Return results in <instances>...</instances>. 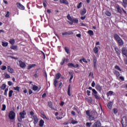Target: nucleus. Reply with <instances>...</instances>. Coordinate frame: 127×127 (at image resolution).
Instances as JSON below:
<instances>
[{"mask_svg": "<svg viewBox=\"0 0 127 127\" xmlns=\"http://www.w3.org/2000/svg\"><path fill=\"white\" fill-rule=\"evenodd\" d=\"M113 37L116 40V42L118 43L119 46H123L125 44L124 40L121 39V37L118 35V34L115 33L113 35Z\"/></svg>", "mask_w": 127, "mask_h": 127, "instance_id": "nucleus-1", "label": "nucleus"}, {"mask_svg": "<svg viewBox=\"0 0 127 127\" xmlns=\"http://www.w3.org/2000/svg\"><path fill=\"white\" fill-rule=\"evenodd\" d=\"M88 89L89 90H92V95L94 96V97L95 98L96 100L101 99V97L99 95H98V92H97V90L96 89H93L92 87H89Z\"/></svg>", "mask_w": 127, "mask_h": 127, "instance_id": "nucleus-2", "label": "nucleus"}, {"mask_svg": "<svg viewBox=\"0 0 127 127\" xmlns=\"http://www.w3.org/2000/svg\"><path fill=\"white\" fill-rule=\"evenodd\" d=\"M61 77V73H58L56 74L55 76V79H54V85L55 88L57 87V83H58V80L60 79Z\"/></svg>", "mask_w": 127, "mask_h": 127, "instance_id": "nucleus-3", "label": "nucleus"}, {"mask_svg": "<svg viewBox=\"0 0 127 127\" xmlns=\"http://www.w3.org/2000/svg\"><path fill=\"white\" fill-rule=\"evenodd\" d=\"M98 118V113L95 112H91L90 116L88 118L89 121H94Z\"/></svg>", "mask_w": 127, "mask_h": 127, "instance_id": "nucleus-4", "label": "nucleus"}, {"mask_svg": "<svg viewBox=\"0 0 127 127\" xmlns=\"http://www.w3.org/2000/svg\"><path fill=\"white\" fill-rule=\"evenodd\" d=\"M8 117L9 120H15V113L13 111H10L8 113Z\"/></svg>", "mask_w": 127, "mask_h": 127, "instance_id": "nucleus-5", "label": "nucleus"}, {"mask_svg": "<svg viewBox=\"0 0 127 127\" xmlns=\"http://www.w3.org/2000/svg\"><path fill=\"white\" fill-rule=\"evenodd\" d=\"M127 117L124 116L122 118L121 123L122 125V127H126L127 125Z\"/></svg>", "mask_w": 127, "mask_h": 127, "instance_id": "nucleus-6", "label": "nucleus"}, {"mask_svg": "<svg viewBox=\"0 0 127 127\" xmlns=\"http://www.w3.org/2000/svg\"><path fill=\"white\" fill-rule=\"evenodd\" d=\"M17 7L19 8V9H20L21 10H24L25 9V7L23 5L21 4L20 2H17L16 3Z\"/></svg>", "mask_w": 127, "mask_h": 127, "instance_id": "nucleus-7", "label": "nucleus"}, {"mask_svg": "<svg viewBox=\"0 0 127 127\" xmlns=\"http://www.w3.org/2000/svg\"><path fill=\"white\" fill-rule=\"evenodd\" d=\"M121 52L123 56H126L127 57V48L126 47H123L121 50Z\"/></svg>", "mask_w": 127, "mask_h": 127, "instance_id": "nucleus-8", "label": "nucleus"}, {"mask_svg": "<svg viewBox=\"0 0 127 127\" xmlns=\"http://www.w3.org/2000/svg\"><path fill=\"white\" fill-rule=\"evenodd\" d=\"M68 67L71 68V67H73L74 68H78L79 67V64H77L75 65L72 63H69L67 64Z\"/></svg>", "mask_w": 127, "mask_h": 127, "instance_id": "nucleus-9", "label": "nucleus"}, {"mask_svg": "<svg viewBox=\"0 0 127 127\" xmlns=\"http://www.w3.org/2000/svg\"><path fill=\"white\" fill-rule=\"evenodd\" d=\"M102 126V124L99 120H98L96 122H95L92 126V127H101Z\"/></svg>", "mask_w": 127, "mask_h": 127, "instance_id": "nucleus-10", "label": "nucleus"}, {"mask_svg": "<svg viewBox=\"0 0 127 127\" xmlns=\"http://www.w3.org/2000/svg\"><path fill=\"white\" fill-rule=\"evenodd\" d=\"M19 66L20 68H25L26 67V64L25 62H22V61H19Z\"/></svg>", "mask_w": 127, "mask_h": 127, "instance_id": "nucleus-11", "label": "nucleus"}, {"mask_svg": "<svg viewBox=\"0 0 127 127\" xmlns=\"http://www.w3.org/2000/svg\"><path fill=\"white\" fill-rule=\"evenodd\" d=\"M32 119L34 120L33 124L36 125L38 123V117L37 115H34L32 117Z\"/></svg>", "mask_w": 127, "mask_h": 127, "instance_id": "nucleus-12", "label": "nucleus"}, {"mask_svg": "<svg viewBox=\"0 0 127 127\" xmlns=\"http://www.w3.org/2000/svg\"><path fill=\"white\" fill-rule=\"evenodd\" d=\"M19 115L22 118L25 119V116H26V112L23 110L22 112H20Z\"/></svg>", "mask_w": 127, "mask_h": 127, "instance_id": "nucleus-13", "label": "nucleus"}, {"mask_svg": "<svg viewBox=\"0 0 127 127\" xmlns=\"http://www.w3.org/2000/svg\"><path fill=\"white\" fill-rule=\"evenodd\" d=\"M95 89L98 91V92H102V90H103V87L102 86H100V84H97L95 86Z\"/></svg>", "mask_w": 127, "mask_h": 127, "instance_id": "nucleus-14", "label": "nucleus"}, {"mask_svg": "<svg viewBox=\"0 0 127 127\" xmlns=\"http://www.w3.org/2000/svg\"><path fill=\"white\" fill-rule=\"evenodd\" d=\"M115 50L116 51V54L118 55V57H120L121 56V50L119 48H115Z\"/></svg>", "mask_w": 127, "mask_h": 127, "instance_id": "nucleus-15", "label": "nucleus"}, {"mask_svg": "<svg viewBox=\"0 0 127 127\" xmlns=\"http://www.w3.org/2000/svg\"><path fill=\"white\" fill-rule=\"evenodd\" d=\"M113 105H114V103H113L112 101H110L108 103L107 107L109 110H112V109H113Z\"/></svg>", "mask_w": 127, "mask_h": 127, "instance_id": "nucleus-16", "label": "nucleus"}, {"mask_svg": "<svg viewBox=\"0 0 127 127\" xmlns=\"http://www.w3.org/2000/svg\"><path fill=\"white\" fill-rule=\"evenodd\" d=\"M71 84H69L68 85V87L67 88V95L69 96V97H71Z\"/></svg>", "mask_w": 127, "mask_h": 127, "instance_id": "nucleus-17", "label": "nucleus"}, {"mask_svg": "<svg viewBox=\"0 0 127 127\" xmlns=\"http://www.w3.org/2000/svg\"><path fill=\"white\" fill-rule=\"evenodd\" d=\"M61 3H64V4H65L66 5H68L69 4V2L67 0H60Z\"/></svg>", "mask_w": 127, "mask_h": 127, "instance_id": "nucleus-18", "label": "nucleus"}, {"mask_svg": "<svg viewBox=\"0 0 127 127\" xmlns=\"http://www.w3.org/2000/svg\"><path fill=\"white\" fill-rule=\"evenodd\" d=\"M113 73L117 78H119L120 77V72H119L118 70L113 71Z\"/></svg>", "mask_w": 127, "mask_h": 127, "instance_id": "nucleus-19", "label": "nucleus"}, {"mask_svg": "<svg viewBox=\"0 0 127 127\" xmlns=\"http://www.w3.org/2000/svg\"><path fill=\"white\" fill-rule=\"evenodd\" d=\"M44 120L41 119L39 121V127H42L43 126H44Z\"/></svg>", "mask_w": 127, "mask_h": 127, "instance_id": "nucleus-20", "label": "nucleus"}, {"mask_svg": "<svg viewBox=\"0 0 127 127\" xmlns=\"http://www.w3.org/2000/svg\"><path fill=\"white\" fill-rule=\"evenodd\" d=\"M39 70H40V68H37L36 70L35 73L33 75V76L35 77V78H38L39 75L37 74Z\"/></svg>", "mask_w": 127, "mask_h": 127, "instance_id": "nucleus-21", "label": "nucleus"}, {"mask_svg": "<svg viewBox=\"0 0 127 127\" xmlns=\"http://www.w3.org/2000/svg\"><path fill=\"white\" fill-rule=\"evenodd\" d=\"M36 66V64H29L27 67L28 70H30V69L33 68V67H35Z\"/></svg>", "mask_w": 127, "mask_h": 127, "instance_id": "nucleus-22", "label": "nucleus"}, {"mask_svg": "<svg viewBox=\"0 0 127 127\" xmlns=\"http://www.w3.org/2000/svg\"><path fill=\"white\" fill-rule=\"evenodd\" d=\"M116 9H117V11L119 12V13H122V9H121V7H120L119 5H116Z\"/></svg>", "mask_w": 127, "mask_h": 127, "instance_id": "nucleus-23", "label": "nucleus"}, {"mask_svg": "<svg viewBox=\"0 0 127 127\" xmlns=\"http://www.w3.org/2000/svg\"><path fill=\"white\" fill-rule=\"evenodd\" d=\"M7 71L8 72L11 73V74L13 73V69L11 68V67H10V66H7Z\"/></svg>", "mask_w": 127, "mask_h": 127, "instance_id": "nucleus-24", "label": "nucleus"}, {"mask_svg": "<svg viewBox=\"0 0 127 127\" xmlns=\"http://www.w3.org/2000/svg\"><path fill=\"white\" fill-rule=\"evenodd\" d=\"M13 90L19 93L20 92V87L19 86L13 87Z\"/></svg>", "mask_w": 127, "mask_h": 127, "instance_id": "nucleus-25", "label": "nucleus"}, {"mask_svg": "<svg viewBox=\"0 0 127 127\" xmlns=\"http://www.w3.org/2000/svg\"><path fill=\"white\" fill-rule=\"evenodd\" d=\"M69 74V75H70V77L69 79V82H71V81H72V79H73V78L74 77V73L69 72L68 73Z\"/></svg>", "mask_w": 127, "mask_h": 127, "instance_id": "nucleus-26", "label": "nucleus"}, {"mask_svg": "<svg viewBox=\"0 0 127 127\" xmlns=\"http://www.w3.org/2000/svg\"><path fill=\"white\" fill-rule=\"evenodd\" d=\"M65 57L63 58V59H62V61L60 63V65H61L62 66H63V65H64V64H65Z\"/></svg>", "mask_w": 127, "mask_h": 127, "instance_id": "nucleus-27", "label": "nucleus"}, {"mask_svg": "<svg viewBox=\"0 0 127 127\" xmlns=\"http://www.w3.org/2000/svg\"><path fill=\"white\" fill-rule=\"evenodd\" d=\"M86 12H87V10H86L85 8H84L83 10L80 11V14L81 15H84V14H86Z\"/></svg>", "mask_w": 127, "mask_h": 127, "instance_id": "nucleus-28", "label": "nucleus"}, {"mask_svg": "<svg viewBox=\"0 0 127 127\" xmlns=\"http://www.w3.org/2000/svg\"><path fill=\"white\" fill-rule=\"evenodd\" d=\"M48 106L51 109H53V104L52 103V102H48Z\"/></svg>", "mask_w": 127, "mask_h": 127, "instance_id": "nucleus-29", "label": "nucleus"}, {"mask_svg": "<svg viewBox=\"0 0 127 127\" xmlns=\"http://www.w3.org/2000/svg\"><path fill=\"white\" fill-rule=\"evenodd\" d=\"M93 51H94L95 54H98V52H99V49L98 48V47H95L93 49Z\"/></svg>", "mask_w": 127, "mask_h": 127, "instance_id": "nucleus-30", "label": "nucleus"}, {"mask_svg": "<svg viewBox=\"0 0 127 127\" xmlns=\"http://www.w3.org/2000/svg\"><path fill=\"white\" fill-rule=\"evenodd\" d=\"M123 5L124 7H127V0H123Z\"/></svg>", "mask_w": 127, "mask_h": 127, "instance_id": "nucleus-31", "label": "nucleus"}, {"mask_svg": "<svg viewBox=\"0 0 127 127\" xmlns=\"http://www.w3.org/2000/svg\"><path fill=\"white\" fill-rule=\"evenodd\" d=\"M71 21H72L73 23L78 24V23L79 22V20L76 18H74L72 19V20Z\"/></svg>", "mask_w": 127, "mask_h": 127, "instance_id": "nucleus-32", "label": "nucleus"}, {"mask_svg": "<svg viewBox=\"0 0 127 127\" xmlns=\"http://www.w3.org/2000/svg\"><path fill=\"white\" fill-rule=\"evenodd\" d=\"M87 33L89 34L90 36H93V35H94V32L91 30H88Z\"/></svg>", "mask_w": 127, "mask_h": 127, "instance_id": "nucleus-33", "label": "nucleus"}, {"mask_svg": "<svg viewBox=\"0 0 127 127\" xmlns=\"http://www.w3.org/2000/svg\"><path fill=\"white\" fill-rule=\"evenodd\" d=\"M9 43H10V44H11L12 45H13V44L15 43V41L14 40V39H12L9 40Z\"/></svg>", "mask_w": 127, "mask_h": 127, "instance_id": "nucleus-34", "label": "nucleus"}, {"mask_svg": "<svg viewBox=\"0 0 127 127\" xmlns=\"http://www.w3.org/2000/svg\"><path fill=\"white\" fill-rule=\"evenodd\" d=\"M113 94H114V92H113L112 91H109L108 92H107V96L108 98H109V96H112L113 95Z\"/></svg>", "mask_w": 127, "mask_h": 127, "instance_id": "nucleus-35", "label": "nucleus"}, {"mask_svg": "<svg viewBox=\"0 0 127 127\" xmlns=\"http://www.w3.org/2000/svg\"><path fill=\"white\" fill-rule=\"evenodd\" d=\"M32 90L33 91H37V90H38V86L36 85H34L32 87Z\"/></svg>", "mask_w": 127, "mask_h": 127, "instance_id": "nucleus-36", "label": "nucleus"}, {"mask_svg": "<svg viewBox=\"0 0 127 127\" xmlns=\"http://www.w3.org/2000/svg\"><path fill=\"white\" fill-rule=\"evenodd\" d=\"M64 50L65 52L67 53V54H70V49H69V48H68L67 47H64Z\"/></svg>", "mask_w": 127, "mask_h": 127, "instance_id": "nucleus-37", "label": "nucleus"}, {"mask_svg": "<svg viewBox=\"0 0 127 127\" xmlns=\"http://www.w3.org/2000/svg\"><path fill=\"white\" fill-rule=\"evenodd\" d=\"M66 17H67V18L68 20H70V21H72L73 20V19L72 18V17H71V16H70L69 14H67Z\"/></svg>", "mask_w": 127, "mask_h": 127, "instance_id": "nucleus-38", "label": "nucleus"}, {"mask_svg": "<svg viewBox=\"0 0 127 127\" xmlns=\"http://www.w3.org/2000/svg\"><path fill=\"white\" fill-rule=\"evenodd\" d=\"M115 68L116 69V70H118L119 71H120L122 72V69H121V67L118 65H116L115 66Z\"/></svg>", "mask_w": 127, "mask_h": 127, "instance_id": "nucleus-39", "label": "nucleus"}, {"mask_svg": "<svg viewBox=\"0 0 127 127\" xmlns=\"http://www.w3.org/2000/svg\"><path fill=\"white\" fill-rule=\"evenodd\" d=\"M6 88V85L5 84H3L2 86H0V88L1 90H4Z\"/></svg>", "mask_w": 127, "mask_h": 127, "instance_id": "nucleus-40", "label": "nucleus"}, {"mask_svg": "<svg viewBox=\"0 0 127 127\" xmlns=\"http://www.w3.org/2000/svg\"><path fill=\"white\" fill-rule=\"evenodd\" d=\"M12 93H13V90H10L8 92V97L10 98L12 96Z\"/></svg>", "mask_w": 127, "mask_h": 127, "instance_id": "nucleus-41", "label": "nucleus"}, {"mask_svg": "<svg viewBox=\"0 0 127 127\" xmlns=\"http://www.w3.org/2000/svg\"><path fill=\"white\" fill-rule=\"evenodd\" d=\"M118 112H119V111L118 110V109H117V108H114L113 109V113H114V114H115V115L117 114Z\"/></svg>", "mask_w": 127, "mask_h": 127, "instance_id": "nucleus-42", "label": "nucleus"}, {"mask_svg": "<svg viewBox=\"0 0 127 127\" xmlns=\"http://www.w3.org/2000/svg\"><path fill=\"white\" fill-rule=\"evenodd\" d=\"M97 58L96 57V56H93V64H96L97 63Z\"/></svg>", "mask_w": 127, "mask_h": 127, "instance_id": "nucleus-43", "label": "nucleus"}, {"mask_svg": "<svg viewBox=\"0 0 127 127\" xmlns=\"http://www.w3.org/2000/svg\"><path fill=\"white\" fill-rule=\"evenodd\" d=\"M106 15H107V16H111L112 15V14L110 13L109 11H106L105 12Z\"/></svg>", "mask_w": 127, "mask_h": 127, "instance_id": "nucleus-44", "label": "nucleus"}, {"mask_svg": "<svg viewBox=\"0 0 127 127\" xmlns=\"http://www.w3.org/2000/svg\"><path fill=\"white\" fill-rule=\"evenodd\" d=\"M2 45L3 47H6V46H7V45H8V43L7 42H2Z\"/></svg>", "mask_w": 127, "mask_h": 127, "instance_id": "nucleus-45", "label": "nucleus"}, {"mask_svg": "<svg viewBox=\"0 0 127 127\" xmlns=\"http://www.w3.org/2000/svg\"><path fill=\"white\" fill-rule=\"evenodd\" d=\"M71 124H72V125H75L76 124H78V121L72 120L71 121Z\"/></svg>", "mask_w": 127, "mask_h": 127, "instance_id": "nucleus-46", "label": "nucleus"}, {"mask_svg": "<svg viewBox=\"0 0 127 127\" xmlns=\"http://www.w3.org/2000/svg\"><path fill=\"white\" fill-rule=\"evenodd\" d=\"M2 107L1 111H5V109H6V106H5V104H3Z\"/></svg>", "mask_w": 127, "mask_h": 127, "instance_id": "nucleus-47", "label": "nucleus"}, {"mask_svg": "<svg viewBox=\"0 0 127 127\" xmlns=\"http://www.w3.org/2000/svg\"><path fill=\"white\" fill-rule=\"evenodd\" d=\"M23 118H21L20 116V117H17V120L19 123H21L22 122V119Z\"/></svg>", "mask_w": 127, "mask_h": 127, "instance_id": "nucleus-48", "label": "nucleus"}, {"mask_svg": "<svg viewBox=\"0 0 127 127\" xmlns=\"http://www.w3.org/2000/svg\"><path fill=\"white\" fill-rule=\"evenodd\" d=\"M11 49H12L13 50H15V49H17V46H12L10 47Z\"/></svg>", "mask_w": 127, "mask_h": 127, "instance_id": "nucleus-49", "label": "nucleus"}, {"mask_svg": "<svg viewBox=\"0 0 127 127\" xmlns=\"http://www.w3.org/2000/svg\"><path fill=\"white\" fill-rule=\"evenodd\" d=\"M86 100L87 101L88 103H92V102H93L92 98H86Z\"/></svg>", "mask_w": 127, "mask_h": 127, "instance_id": "nucleus-50", "label": "nucleus"}, {"mask_svg": "<svg viewBox=\"0 0 127 127\" xmlns=\"http://www.w3.org/2000/svg\"><path fill=\"white\" fill-rule=\"evenodd\" d=\"M86 114L87 116L89 117V118H90V117L91 116V115L90 114V110H87L86 111Z\"/></svg>", "mask_w": 127, "mask_h": 127, "instance_id": "nucleus-51", "label": "nucleus"}, {"mask_svg": "<svg viewBox=\"0 0 127 127\" xmlns=\"http://www.w3.org/2000/svg\"><path fill=\"white\" fill-rule=\"evenodd\" d=\"M77 8H81V7H82V2H80L78 3V4L77 5Z\"/></svg>", "mask_w": 127, "mask_h": 127, "instance_id": "nucleus-52", "label": "nucleus"}, {"mask_svg": "<svg viewBox=\"0 0 127 127\" xmlns=\"http://www.w3.org/2000/svg\"><path fill=\"white\" fill-rule=\"evenodd\" d=\"M91 126H92V123H89V122L86 123V126L87 127H90Z\"/></svg>", "mask_w": 127, "mask_h": 127, "instance_id": "nucleus-53", "label": "nucleus"}, {"mask_svg": "<svg viewBox=\"0 0 127 127\" xmlns=\"http://www.w3.org/2000/svg\"><path fill=\"white\" fill-rule=\"evenodd\" d=\"M66 33H67V35H73V32H72L71 31L66 32Z\"/></svg>", "mask_w": 127, "mask_h": 127, "instance_id": "nucleus-54", "label": "nucleus"}, {"mask_svg": "<svg viewBox=\"0 0 127 127\" xmlns=\"http://www.w3.org/2000/svg\"><path fill=\"white\" fill-rule=\"evenodd\" d=\"M5 69H6V66L5 65H2L1 67V69L3 71H4Z\"/></svg>", "mask_w": 127, "mask_h": 127, "instance_id": "nucleus-55", "label": "nucleus"}, {"mask_svg": "<svg viewBox=\"0 0 127 127\" xmlns=\"http://www.w3.org/2000/svg\"><path fill=\"white\" fill-rule=\"evenodd\" d=\"M86 93L87 96H91V91L90 90H87Z\"/></svg>", "mask_w": 127, "mask_h": 127, "instance_id": "nucleus-56", "label": "nucleus"}, {"mask_svg": "<svg viewBox=\"0 0 127 127\" xmlns=\"http://www.w3.org/2000/svg\"><path fill=\"white\" fill-rule=\"evenodd\" d=\"M73 110L75 111V112H78V107L77 106H75L73 108Z\"/></svg>", "mask_w": 127, "mask_h": 127, "instance_id": "nucleus-57", "label": "nucleus"}, {"mask_svg": "<svg viewBox=\"0 0 127 127\" xmlns=\"http://www.w3.org/2000/svg\"><path fill=\"white\" fill-rule=\"evenodd\" d=\"M40 52H41V53H42V55L44 59H45V54H44V52H43L42 51H41Z\"/></svg>", "mask_w": 127, "mask_h": 127, "instance_id": "nucleus-58", "label": "nucleus"}, {"mask_svg": "<svg viewBox=\"0 0 127 127\" xmlns=\"http://www.w3.org/2000/svg\"><path fill=\"white\" fill-rule=\"evenodd\" d=\"M30 115L31 117H33V116L34 115V112H33V111L30 112Z\"/></svg>", "mask_w": 127, "mask_h": 127, "instance_id": "nucleus-59", "label": "nucleus"}, {"mask_svg": "<svg viewBox=\"0 0 127 127\" xmlns=\"http://www.w3.org/2000/svg\"><path fill=\"white\" fill-rule=\"evenodd\" d=\"M119 78L121 81H125V77H124V76H120Z\"/></svg>", "mask_w": 127, "mask_h": 127, "instance_id": "nucleus-60", "label": "nucleus"}, {"mask_svg": "<svg viewBox=\"0 0 127 127\" xmlns=\"http://www.w3.org/2000/svg\"><path fill=\"white\" fill-rule=\"evenodd\" d=\"M5 17H9V12L7 11V13L5 15Z\"/></svg>", "mask_w": 127, "mask_h": 127, "instance_id": "nucleus-61", "label": "nucleus"}, {"mask_svg": "<svg viewBox=\"0 0 127 127\" xmlns=\"http://www.w3.org/2000/svg\"><path fill=\"white\" fill-rule=\"evenodd\" d=\"M95 85H96V83H95V81H93L91 83L92 87H95Z\"/></svg>", "mask_w": 127, "mask_h": 127, "instance_id": "nucleus-62", "label": "nucleus"}, {"mask_svg": "<svg viewBox=\"0 0 127 127\" xmlns=\"http://www.w3.org/2000/svg\"><path fill=\"white\" fill-rule=\"evenodd\" d=\"M17 127H22V126L21 123H17Z\"/></svg>", "mask_w": 127, "mask_h": 127, "instance_id": "nucleus-63", "label": "nucleus"}, {"mask_svg": "<svg viewBox=\"0 0 127 127\" xmlns=\"http://www.w3.org/2000/svg\"><path fill=\"white\" fill-rule=\"evenodd\" d=\"M124 62H125V64H126V65H127V58L124 59Z\"/></svg>", "mask_w": 127, "mask_h": 127, "instance_id": "nucleus-64", "label": "nucleus"}]
</instances>
